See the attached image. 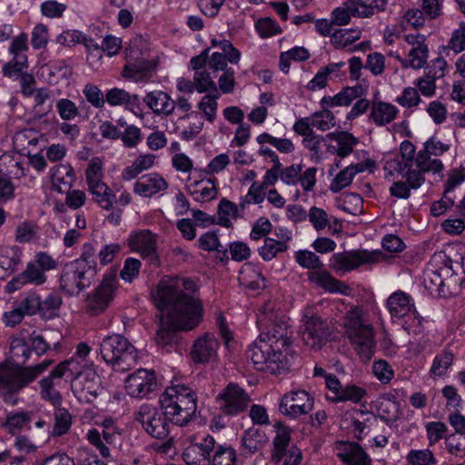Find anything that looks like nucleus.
<instances>
[{"mask_svg":"<svg viewBox=\"0 0 465 465\" xmlns=\"http://www.w3.org/2000/svg\"><path fill=\"white\" fill-rule=\"evenodd\" d=\"M146 105L157 114H171L175 108V102L163 91L148 93L143 98Z\"/></svg>","mask_w":465,"mask_h":465,"instance_id":"cd10ccee","label":"nucleus"},{"mask_svg":"<svg viewBox=\"0 0 465 465\" xmlns=\"http://www.w3.org/2000/svg\"><path fill=\"white\" fill-rule=\"evenodd\" d=\"M160 404L164 415L173 424L185 426L193 417L192 413H188L187 411L177 404V401H173V398H171V401L161 398Z\"/></svg>","mask_w":465,"mask_h":465,"instance_id":"7c9ffc66","label":"nucleus"},{"mask_svg":"<svg viewBox=\"0 0 465 465\" xmlns=\"http://www.w3.org/2000/svg\"><path fill=\"white\" fill-rule=\"evenodd\" d=\"M401 160L392 163L393 167L412 189L420 188L425 181L423 172L426 158L422 151L416 153L414 144L405 140L400 145Z\"/></svg>","mask_w":465,"mask_h":465,"instance_id":"39448f33","label":"nucleus"},{"mask_svg":"<svg viewBox=\"0 0 465 465\" xmlns=\"http://www.w3.org/2000/svg\"><path fill=\"white\" fill-rule=\"evenodd\" d=\"M54 424L52 435L60 437L68 432L72 425V416L65 408L56 407L54 411Z\"/></svg>","mask_w":465,"mask_h":465,"instance_id":"a19ab883","label":"nucleus"},{"mask_svg":"<svg viewBox=\"0 0 465 465\" xmlns=\"http://www.w3.org/2000/svg\"><path fill=\"white\" fill-rule=\"evenodd\" d=\"M268 438L262 430L255 427L249 428L242 437V448L244 455H252L261 450Z\"/></svg>","mask_w":465,"mask_h":465,"instance_id":"c756f323","label":"nucleus"},{"mask_svg":"<svg viewBox=\"0 0 465 465\" xmlns=\"http://www.w3.org/2000/svg\"><path fill=\"white\" fill-rule=\"evenodd\" d=\"M366 395V391L354 384H348L342 386V389L338 397L334 398V401H352L359 402Z\"/></svg>","mask_w":465,"mask_h":465,"instance_id":"3c124183","label":"nucleus"},{"mask_svg":"<svg viewBox=\"0 0 465 465\" xmlns=\"http://www.w3.org/2000/svg\"><path fill=\"white\" fill-rule=\"evenodd\" d=\"M105 97L106 102L111 106H125L126 108H131L139 106L140 104V97L138 94H130L124 89L117 87L107 91Z\"/></svg>","mask_w":465,"mask_h":465,"instance_id":"c9c22d12","label":"nucleus"},{"mask_svg":"<svg viewBox=\"0 0 465 465\" xmlns=\"http://www.w3.org/2000/svg\"><path fill=\"white\" fill-rule=\"evenodd\" d=\"M353 17L369 18L372 16L371 7L363 0H347L343 3Z\"/></svg>","mask_w":465,"mask_h":465,"instance_id":"052dcab7","label":"nucleus"},{"mask_svg":"<svg viewBox=\"0 0 465 465\" xmlns=\"http://www.w3.org/2000/svg\"><path fill=\"white\" fill-rule=\"evenodd\" d=\"M453 354L450 351H442L433 361L430 371L436 376H442L452 364Z\"/></svg>","mask_w":465,"mask_h":465,"instance_id":"bf43d9fd","label":"nucleus"},{"mask_svg":"<svg viewBox=\"0 0 465 465\" xmlns=\"http://www.w3.org/2000/svg\"><path fill=\"white\" fill-rule=\"evenodd\" d=\"M193 286L192 281L169 278L160 281L153 292L154 303L161 311L159 329L155 335L158 346H173L178 341L179 330H192L200 322L202 304L185 292Z\"/></svg>","mask_w":465,"mask_h":465,"instance_id":"f257e3e1","label":"nucleus"},{"mask_svg":"<svg viewBox=\"0 0 465 465\" xmlns=\"http://www.w3.org/2000/svg\"><path fill=\"white\" fill-rule=\"evenodd\" d=\"M193 81L198 93H205L208 91H214L216 93L218 92L217 86L212 80V77L208 72H195Z\"/></svg>","mask_w":465,"mask_h":465,"instance_id":"680f3d73","label":"nucleus"},{"mask_svg":"<svg viewBox=\"0 0 465 465\" xmlns=\"http://www.w3.org/2000/svg\"><path fill=\"white\" fill-rule=\"evenodd\" d=\"M85 178L89 192L93 194L94 201L104 209L109 210L115 200L112 190L103 182L102 161L93 158L86 170Z\"/></svg>","mask_w":465,"mask_h":465,"instance_id":"9d476101","label":"nucleus"},{"mask_svg":"<svg viewBox=\"0 0 465 465\" xmlns=\"http://www.w3.org/2000/svg\"><path fill=\"white\" fill-rule=\"evenodd\" d=\"M407 460L412 465H436L433 453L428 450H412L407 455Z\"/></svg>","mask_w":465,"mask_h":465,"instance_id":"6e6d98bb","label":"nucleus"},{"mask_svg":"<svg viewBox=\"0 0 465 465\" xmlns=\"http://www.w3.org/2000/svg\"><path fill=\"white\" fill-rule=\"evenodd\" d=\"M377 412L382 420L395 421L400 416V403L393 396L383 395L378 401Z\"/></svg>","mask_w":465,"mask_h":465,"instance_id":"e433bc0d","label":"nucleus"},{"mask_svg":"<svg viewBox=\"0 0 465 465\" xmlns=\"http://www.w3.org/2000/svg\"><path fill=\"white\" fill-rule=\"evenodd\" d=\"M52 360L30 366L20 367L9 361L0 363V393L13 394L35 381L51 364Z\"/></svg>","mask_w":465,"mask_h":465,"instance_id":"20e7f679","label":"nucleus"},{"mask_svg":"<svg viewBox=\"0 0 465 465\" xmlns=\"http://www.w3.org/2000/svg\"><path fill=\"white\" fill-rule=\"evenodd\" d=\"M361 33L358 29L337 30L331 35V43L336 49H344L361 38Z\"/></svg>","mask_w":465,"mask_h":465,"instance_id":"37998d69","label":"nucleus"},{"mask_svg":"<svg viewBox=\"0 0 465 465\" xmlns=\"http://www.w3.org/2000/svg\"><path fill=\"white\" fill-rule=\"evenodd\" d=\"M247 358L252 361L256 370L273 374L285 369L287 364L286 353L275 351L274 346L260 337L250 345Z\"/></svg>","mask_w":465,"mask_h":465,"instance_id":"0eeeda50","label":"nucleus"},{"mask_svg":"<svg viewBox=\"0 0 465 465\" xmlns=\"http://www.w3.org/2000/svg\"><path fill=\"white\" fill-rule=\"evenodd\" d=\"M452 49L456 54L462 52L465 49V23L461 22L459 28L456 29L448 43V46L444 49Z\"/></svg>","mask_w":465,"mask_h":465,"instance_id":"774afa93","label":"nucleus"},{"mask_svg":"<svg viewBox=\"0 0 465 465\" xmlns=\"http://www.w3.org/2000/svg\"><path fill=\"white\" fill-rule=\"evenodd\" d=\"M128 245L132 251L140 252L143 257H155L156 239L149 230L133 232L128 238Z\"/></svg>","mask_w":465,"mask_h":465,"instance_id":"a878e982","label":"nucleus"},{"mask_svg":"<svg viewBox=\"0 0 465 465\" xmlns=\"http://www.w3.org/2000/svg\"><path fill=\"white\" fill-rule=\"evenodd\" d=\"M449 451L459 457L465 456V433H453L446 440Z\"/></svg>","mask_w":465,"mask_h":465,"instance_id":"69168bd1","label":"nucleus"},{"mask_svg":"<svg viewBox=\"0 0 465 465\" xmlns=\"http://www.w3.org/2000/svg\"><path fill=\"white\" fill-rule=\"evenodd\" d=\"M346 334L362 361H370L374 353L375 342L371 325L364 324L358 310L348 312L344 320Z\"/></svg>","mask_w":465,"mask_h":465,"instance_id":"423d86ee","label":"nucleus"},{"mask_svg":"<svg viewBox=\"0 0 465 465\" xmlns=\"http://www.w3.org/2000/svg\"><path fill=\"white\" fill-rule=\"evenodd\" d=\"M157 387L154 371L139 369L125 380V390L134 398H143Z\"/></svg>","mask_w":465,"mask_h":465,"instance_id":"f3484780","label":"nucleus"},{"mask_svg":"<svg viewBox=\"0 0 465 465\" xmlns=\"http://www.w3.org/2000/svg\"><path fill=\"white\" fill-rule=\"evenodd\" d=\"M27 315L42 312V300L35 292H29L19 305Z\"/></svg>","mask_w":465,"mask_h":465,"instance_id":"338daca9","label":"nucleus"},{"mask_svg":"<svg viewBox=\"0 0 465 465\" xmlns=\"http://www.w3.org/2000/svg\"><path fill=\"white\" fill-rule=\"evenodd\" d=\"M96 250L92 243H84L83 246V252L81 256L78 259L72 261L74 263H82L85 267L89 268V271H92L94 273H97L96 269Z\"/></svg>","mask_w":465,"mask_h":465,"instance_id":"5fc2aeb1","label":"nucleus"},{"mask_svg":"<svg viewBox=\"0 0 465 465\" xmlns=\"http://www.w3.org/2000/svg\"><path fill=\"white\" fill-rule=\"evenodd\" d=\"M398 109L391 104L373 102L371 107L370 119L377 125L383 126L391 123L398 114Z\"/></svg>","mask_w":465,"mask_h":465,"instance_id":"2f4dec72","label":"nucleus"},{"mask_svg":"<svg viewBox=\"0 0 465 465\" xmlns=\"http://www.w3.org/2000/svg\"><path fill=\"white\" fill-rule=\"evenodd\" d=\"M100 354L104 361L115 371L124 372L137 364L138 352L124 336H106L100 344Z\"/></svg>","mask_w":465,"mask_h":465,"instance_id":"f03ea898","label":"nucleus"},{"mask_svg":"<svg viewBox=\"0 0 465 465\" xmlns=\"http://www.w3.org/2000/svg\"><path fill=\"white\" fill-rule=\"evenodd\" d=\"M25 68H27L26 55L15 54L12 61L4 65L3 72L8 77H20L21 74H25Z\"/></svg>","mask_w":465,"mask_h":465,"instance_id":"864d4df0","label":"nucleus"},{"mask_svg":"<svg viewBox=\"0 0 465 465\" xmlns=\"http://www.w3.org/2000/svg\"><path fill=\"white\" fill-rule=\"evenodd\" d=\"M83 93L86 100L95 108H103L106 97L104 98L102 91L94 84H87L84 85Z\"/></svg>","mask_w":465,"mask_h":465,"instance_id":"e2e57ef3","label":"nucleus"},{"mask_svg":"<svg viewBox=\"0 0 465 465\" xmlns=\"http://www.w3.org/2000/svg\"><path fill=\"white\" fill-rule=\"evenodd\" d=\"M157 61L143 58H129L124 65L122 75L124 78L138 82H148L157 67Z\"/></svg>","mask_w":465,"mask_h":465,"instance_id":"412c9836","label":"nucleus"},{"mask_svg":"<svg viewBox=\"0 0 465 465\" xmlns=\"http://www.w3.org/2000/svg\"><path fill=\"white\" fill-rule=\"evenodd\" d=\"M161 398L173 401L182 406L188 413L195 414L197 410V397L194 391L184 384H173L167 387Z\"/></svg>","mask_w":465,"mask_h":465,"instance_id":"b1692460","label":"nucleus"},{"mask_svg":"<svg viewBox=\"0 0 465 465\" xmlns=\"http://www.w3.org/2000/svg\"><path fill=\"white\" fill-rule=\"evenodd\" d=\"M117 282L115 270H111L104 274L102 282L87 298V307L91 314L97 315L109 306L114 299Z\"/></svg>","mask_w":465,"mask_h":465,"instance_id":"4468645a","label":"nucleus"},{"mask_svg":"<svg viewBox=\"0 0 465 465\" xmlns=\"http://www.w3.org/2000/svg\"><path fill=\"white\" fill-rule=\"evenodd\" d=\"M135 420L155 439H165L170 432V420L164 415V411H159L152 405H141L135 414Z\"/></svg>","mask_w":465,"mask_h":465,"instance_id":"2eb2a0df","label":"nucleus"},{"mask_svg":"<svg viewBox=\"0 0 465 465\" xmlns=\"http://www.w3.org/2000/svg\"><path fill=\"white\" fill-rule=\"evenodd\" d=\"M33 417L34 413L30 411L9 413L5 427L8 430L9 433L15 435L24 429H30L29 424Z\"/></svg>","mask_w":465,"mask_h":465,"instance_id":"4c0bfd02","label":"nucleus"},{"mask_svg":"<svg viewBox=\"0 0 465 465\" xmlns=\"http://www.w3.org/2000/svg\"><path fill=\"white\" fill-rule=\"evenodd\" d=\"M213 465H236V453L231 447L219 446L213 454Z\"/></svg>","mask_w":465,"mask_h":465,"instance_id":"4d7b16f0","label":"nucleus"},{"mask_svg":"<svg viewBox=\"0 0 465 465\" xmlns=\"http://www.w3.org/2000/svg\"><path fill=\"white\" fill-rule=\"evenodd\" d=\"M99 390V376L90 372L84 383L75 386L74 393L80 401L92 402L97 397Z\"/></svg>","mask_w":465,"mask_h":465,"instance_id":"f704fd0d","label":"nucleus"},{"mask_svg":"<svg viewBox=\"0 0 465 465\" xmlns=\"http://www.w3.org/2000/svg\"><path fill=\"white\" fill-rule=\"evenodd\" d=\"M337 456L348 465L362 457L365 453L362 448L355 442L340 441L336 443Z\"/></svg>","mask_w":465,"mask_h":465,"instance_id":"ea45409f","label":"nucleus"},{"mask_svg":"<svg viewBox=\"0 0 465 465\" xmlns=\"http://www.w3.org/2000/svg\"><path fill=\"white\" fill-rule=\"evenodd\" d=\"M313 408V399L304 390L285 393L280 401L279 411L291 419L309 413Z\"/></svg>","mask_w":465,"mask_h":465,"instance_id":"dca6fc26","label":"nucleus"},{"mask_svg":"<svg viewBox=\"0 0 465 465\" xmlns=\"http://www.w3.org/2000/svg\"><path fill=\"white\" fill-rule=\"evenodd\" d=\"M214 448V439L207 436L201 443L188 446L183 452V460L186 465H211L210 453Z\"/></svg>","mask_w":465,"mask_h":465,"instance_id":"5701e85b","label":"nucleus"},{"mask_svg":"<svg viewBox=\"0 0 465 465\" xmlns=\"http://www.w3.org/2000/svg\"><path fill=\"white\" fill-rule=\"evenodd\" d=\"M201 184L202 182H194V183L191 184L188 188L189 193L193 195H195L199 193V196L195 197L197 201L208 202L216 197L217 189L212 180H207L206 185L202 187L200 190L193 189V187H197Z\"/></svg>","mask_w":465,"mask_h":465,"instance_id":"603ef678","label":"nucleus"},{"mask_svg":"<svg viewBox=\"0 0 465 465\" xmlns=\"http://www.w3.org/2000/svg\"><path fill=\"white\" fill-rule=\"evenodd\" d=\"M52 185L58 193L69 190L75 181L74 168L70 164H58L53 169L51 175Z\"/></svg>","mask_w":465,"mask_h":465,"instance_id":"c85d7f7f","label":"nucleus"},{"mask_svg":"<svg viewBox=\"0 0 465 465\" xmlns=\"http://www.w3.org/2000/svg\"><path fill=\"white\" fill-rule=\"evenodd\" d=\"M381 252L357 250L334 253L330 259L329 266L335 272H347L357 269L361 264L377 263L382 260Z\"/></svg>","mask_w":465,"mask_h":465,"instance_id":"ddd939ff","label":"nucleus"},{"mask_svg":"<svg viewBox=\"0 0 465 465\" xmlns=\"http://www.w3.org/2000/svg\"><path fill=\"white\" fill-rule=\"evenodd\" d=\"M95 276V273L81 262H70L62 269L59 276V290L68 297L78 296L92 285Z\"/></svg>","mask_w":465,"mask_h":465,"instance_id":"6e6552de","label":"nucleus"},{"mask_svg":"<svg viewBox=\"0 0 465 465\" xmlns=\"http://www.w3.org/2000/svg\"><path fill=\"white\" fill-rule=\"evenodd\" d=\"M21 262V252L12 247H0V268L4 271L13 272Z\"/></svg>","mask_w":465,"mask_h":465,"instance_id":"79ce46f5","label":"nucleus"},{"mask_svg":"<svg viewBox=\"0 0 465 465\" xmlns=\"http://www.w3.org/2000/svg\"><path fill=\"white\" fill-rule=\"evenodd\" d=\"M331 328L327 320L312 310H307L302 317V337L306 345L319 350L329 340Z\"/></svg>","mask_w":465,"mask_h":465,"instance_id":"9b49d317","label":"nucleus"},{"mask_svg":"<svg viewBox=\"0 0 465 465\" xmlns=\"http://www.w3.org/2000/svg\"><path fill=\"white\" fill-rule=\"evenodd\" d=\"M220 411L226 416H236L244 412L251 398L237 383L230 382L216 396Z\"/></svg>","mask_w":465,"mask_h":465,"instance_id":"f8f14e48","label":"nucleus"},{"mask_svg":"<svg viewBox=\"0 0 465 465\" xmlns=\"http://www.w3.org/2000/svg\"><path fill=\"white\" fill-rule=\"evenodd\" d=\"M259 337L274 346L275 351H283L287 354L291 345L292 331L286 322L282 320H275Z\"/></svg>","mask_w":465,"mask_h":465,"instance_id":"aec40b11","label":"nucleus"},{"mask_svg":"<svg viewBox=\"0 0 465 465\" xmlns=\"http://www.w3.org/2000/svg\"><path fill=\"white\" fill-rule=\"evenodd\" d=\"M450 145L438 140L432 136L430 139L424 143V148L422 151L423 156L426 158L424 163L423 172H432L434 173H440L443 169L442 162L440 159L431 156L442 155L445 152L449 151Z\"/></svg>","mask_w":465,"mask_h":465,"instance_id":"393cba45","label":"nucleus"},{"mask_svg":"<svg viewBox=\"0 0 465 465\" xmlns=\"http://www.w3.org/2000/svg\"><path fill=\"white\" fill-rule=\"evenodd\" d=\"M239 281L242 285L252 291H258L265 286V278L251 265H247L241 272Z\"/></svg>","mask_w":465,"mask_h":465,"instance_id":"58836bf2","label":"nucleus"},{"mask_svg":"<svg viewBox=\"0 0 465 465\" xmlns=\"http://www.w3.org/2000/svg\"><path fill=\"white\" fill-rule=\"evenodd\" d=\"M50 349V345L46 342L42 335H36L35 332L29 337V347L25 344L22 346V352L25 360L30 356L31 351H35L36 355L41 356Z\"/></svg>","mask_w":465,"mask_h":465,"instance_id":"de8ad7c7","label":"nucleus"},{"mask_svg":"<svg viewBox=\"0 0 465 465\" xmlns=\"http://www.w3.org/2000/svg\"><path fill=\"white\" fill-rule=\"evenodd\" d=\"M167 187V182L160 174L152 173L142 176L134 183V192L143 197H151Z\"/></svg>","mask_w":465,"mask_h":465,"instance_id":"bb28decb","label":"nucleus"},{"mask_svg":"<svg viewBox=\"0 0 465 465\" xmlns=\"http://www.w3.org/2000/svg\"><path fill=\"white\" fill-rule=\"evenodd\" d=\"M387 309L392 318L401 319L405 316H412L420 326L422 317L417 312L412 298L403 291L391 293L386 301Z\"/></svg>","mask_w":465,"mask_h":465,"instance_id":"a211bd4d","label":"nucleus"},{"mask_svg":"<svg viewBox=\"0 0 465 465\" xmlns=\"http://www.w3.org/2000/svg\"><path fill=\"white\" fill-rule=\"evenodd\" d=\"M199 246L204 251H217L219 254H222L221 260L223 258L228 260L227 249L222 246L219 242L217 235L213 232H208L202 235L199 240Z\"/></svg>","mask_w":465,"mask_h":465,"instance_id":"09e8293b","label":"nucleus"},{"mask_svg":"<svg viewBox=\"0 0 465 465\" xmlns=\"http://www.w3.org/2000/svg\"><path fill=\"white\" fill-rule=\"evenodd\" d=\"M408 56V60L401 59L403 67L410 66L413 69L422 68L427 63V59L429 56L428 45H424L420 47L411 48V51L409 52Z\"/></svg>","mask_w":465,"mask_h":465,"instance_id":"a18cd8bd","label":"nucleus"},{"mask_svg":"<svg viewBox=\"0 0 465 465\" xmlns=\"http://www.w3.org/2000/svg\"><path fill=\"white\" fill-rule=\"evenodd\" d=\"M364 170V164L361 163L356 164L351 163L335 174L330 184V190L335 193H339L343 188L349 186L351 183L354 176L357 173H361Z\"/></svg>","mask_w":465,"mask_h":465,"instance_id":"473e14b6","label":"nucleus"},{"mask_svg":"<svg viewBox=\"0 0 465 465\" xmlns=\"http://www.w3.org/2000/svg\"><path fill=\"white\" fill-rule=\"evenodd\" d=\"M288 250V245L277 242L274 238L266 237L263 245L259 248L258 252L264 261H272L279 253Z\"/></svg>","mask_w":465,"mask_h":465,"instance_id":"c03bdc74","label":"nucleus"},{"mask_svg":"<svg viewBox=\"0 0 465 465\" xmlns=\"http://www.w3.org/2000/svg\"><path fill=\"white\" fill-rule=\"evenodd\" d=\"M47 282V275L39 268L37 264L35 263L34 261L29 262L25 269L14 277L7 284H6V292H15L18 290H21L27 284L41 286L44 285Z\"/></svg>","mask_w":465,"mask_h":465,"instance_id":"6ab92c4d","label":"nucleus"},{"mask_svg":"<svg viewBox=\"0 0 465 465\" xmlns=\"http://www.w3.org/2000/svg\"><path fill=\"white\" fill-rule=\"evenodd\" d=\"M312 127L321 131H327L335 125V118L331 111L323 110L315 113L311 118Z\"/></svg>","mask_w":465,"mask_h":465,"instance_id":"13d9d810","label":"nucleus"},{"mask_svg":"<svg viewBox=\"0 0 465 465\" xmlns=\"http://www.w3.org/2000/svg\"><path fill=\"white\" fill-rule=\"evenodd\" d=\"M120 138L127 148H134L142 141L141 129L135 125H126Z\"/></svg>","mask_w":465,"mask_h":465,"instance_id":"0e129e2a","label":"nucleus"},{"mask_svg":"<svg viewBox=\"0 0 465 465\" xmlns=\"http://www.w3.org/2000/svg\"><path fill=\"white\" fill-rule=\"evenodd\" d=\"M338 148L336 150L337 157L344 158L351 154L353 147L358 143V139L347 132L338 133L336 135Z\"/></svg>","mask_w":465,"mask_h":465,"instance_id":"49530a36","label":"nucleus"},{"mask_svg":"<svg viewBox=\"0 0 465 465\" xmlns=\"http://www.w3.org/2000/svg\"><path fill=\"white\" fill-rule=\"evenodd\" d=\"M425 288L438 296H446L445 284L441 275L437 271L428 272L424 277Z\"/></svg>","mask_w":465,"mask_h":465,"instance_id":"8fccbe9b","label":"nucleus"},{"mask_svg":"<svg viewBox=\"0 0 465 465\" xmlns=\"http://www.w3.org/2000/svg\"><path fill=\"white\" fill-rule=\"evenodd\" d=\"M276 435L273 439L272 460L278 465H299L302 460L301 450L291 444L290 429L281 422L275 425Z\"/></svg>","mask_w":465,"mask_h":465,"instance_id":"1a4fd4ad","label":"nucleus"},{"mask_svg":"<svg viewBox=\"0 0 465 465\" xmlns=\"http://www.w3.org/2000/svg\"><path fill=\"white\" fill-rule=\"evenodd\" d=\"M297 263L310 272L308 280L318 287L331 293L350 295L351 289L343 282L334 278L328 271L322 269L323 263L314 252L307 250H300L295 253Z\"/></svg>","mask_w":465,"mask_h":465,"instance_id":"7ed1b4c3","label":"nucleus"},{"mask_svg":"<svg viewBox=\"0 0 465 465\" xmlns=\"http://www.w3.org/2000/svg\"><path fill=\"white\" fill-rule=\"evenodd\" d=\"M364 94V89L358 84L352 87H345L333 97L324 96L322 103H326L330 106H349L352 101L361 98Z\"/></svg>","mask_w":465,"mask_h":465,"instance_id":"72a5a7b5","label":"nucleus"},{"mask_svg":"<svg viewBox=\"0 0 465 465\" xmlns=\"http://www.w3.org/2000/svg\"><path fill=\"white\" fill-rule=\"evenodd\" d=\"M218 340L213 334L205 333L194 341L191 356L195 363H207L217 358Z\"/></svg>","mask_w":465,"mask_h":465,"instance_id":"4be33fe9","label":"nucleus"}]
</instances>
